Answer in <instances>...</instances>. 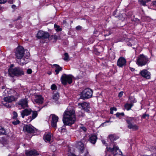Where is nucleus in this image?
<instances>
[{"instance_id":"obj_15","label":"nucleus","mask_w":156,"mask_h":156,"mask_svg":"<svg viewBox=\"0 0 156 156\" xmlns=\"http://www.w3.org/2000/svg\"><path fill=\"white\" fill-rule=\"evenodd\" d=\"M77 148L79 150V152L81 153H83V151L84 149V144L82 142H79L77 144Z\"/></svg>"},{"instance_id":"obj_8","label":"nucleus","mask_w":156,"mask_h":156,"mask_svg":"<svg viewBox=\"0 0 156 156\" xmlns=\"http://www.w3.org/2000/svg\"><path fill=\"white\" fill-rule=\"evenodd\" d=\"M126 121L128 124V127L129 129H132L133 130H136L138 129V127L137 126L132 123L133 122L132 119H127L126 120Z\"/></svg>"},{"instance_id":"obj_28","label":"nucleus","mask_w":156,"mask_h":156,"mask_svg":"<svg viewBox=\"0 0 156 156\" xmlns=\"http://www.w3.org/2000/svg\"><path fill=\"white\" fill-rule=\"evenodd\" d=\"M131 103L126 104L125 105V107L127 110H128L131 109V108L133 106V103L135 102L134 101H131Z\"/></svg>"},{"instance_id":"obj_18","label":"nucleus","mask_w":156,"mask_h":156,"mask_svg":"<svg viewBox=\"0 0 156 156\" xmlns=\"http://www.w3.org/2000/svg\"><path fill=\"white\" fill-rule=\"evenodd\" d=\"M25 154L27 156L36 155L38 154L37 152L35 150H27L25 151Z\"/></svg>"},{"instance_id":"obj_58","label":"nucleus","mask_w":156,"mask_h":156,"mask_svg":"<svg viewBox=\"0 0 156 156\" xmlns=\"http://www.w3.org/2000/svg\"><path fill=\"white\" fill-rule=\"evenodd\" d=\"M146 0V2H150L151 1V0Z\"/></svg>"},{"instance_id":"obj_26","label":"nucleus","mask_w":156,"mask_h":156,"mask_svg":"<svg viewBox=\"0 0 156 156\" xmlns=\"http://www.w3.org/2000/svg\"><path fill=\"white\" fill-rule=\"evenodd\" d=\"M40 105L42 104L43 102L44 98L42 97L40 95ZM47 105V104L45 103L43 106L40 105V108L41 107V109L42 108L46 106Z\"/></svg>"},{"instance_id":"obj_48","label":"nucleus","mask_w":156,"mask_h":156,"mask_svg":"<svg viewBox=\"0 0 156 156\" xmlns=\"http://www.w3.org/2000/svg\"><path fill=\"white\" fill-rule=\"evenodd\" d=\"M52 38L55 40H56L58 38V37L56 35H54L52 36Z\"/></svg>"},{"instance_id":"obj_13","label":"nucleus","mask_w":156,"mask_h":156,"mask_svg":"<svg viewBox=\"0 0 156 156\" xmlns=\"http://www.w3.org/2000/svg\"><path fill=\"white\" fill-rule=\"evenodd\" d=\"M52 115L51 125L52 127L55 128L56 127V123L58 120V116L55 115Z\"/></svg>"},{"instance_id":"obj_36","label":"nucleus","mask_w":156,"mask_h":156,"mask_svg":"<svg viewBox=\"0 0 156 156\" xmlns=\"http://www.w3.org/2000/svg\"><path fill=\"white\" fill-rule=\"evenodd\" d=\"M138 2H140V4L142 5L143 6H146V2L144 1L143 0H138Z\"/></svg>"},{"instance_id":"obj_23","label":"nucleus","mask_w":156,"mask_h":156,"mask_svg":"<svg viewBox=\"0 0 156 156\" xmlns=\"http://www.w3.org/2000/svg\"><path fill=\"white\" fill-rule=\"evenodd\" d=\"M53 66L55 68V72L56 73V74H58L59 73V72L62 70V68L58 65L54 64Z\"/></svg>"},{"instance_id":"obj_60","label":"nucleus","mask_w":156,"mask_h":156,"mask_svg":"<svg viewBox=\"0 0 156 156\" xmlns=\"http://www.w3.org/2000/svg\"><path fill=\"white\" fill-rule=\"evenodd\" d=\"M102 142L103 143H104V144L105 143V141H104V140L103 141H102Z\"/></svg>"},{"instance_id":"obj_25","label":"nucleus","mask_w":156,"mask_h":156,"mask_svg":"<svg viewBox=\"0 0 156 156\" xmlns=\"http://www.w3.org/2000/svg\"><path fill=\"white\" fill-rule=\"evenodd\" d=\"M59 97V96L58 93H56L53 94L52 98L53 100L55 101H58Z\"/></svg>"},{"instance_id":"obj_45","label":"nucleus","mask_w":156,"mask_h":156,"mask_svg":"<svg viewBox=\"0 0 156 156\" xmlns=\"http://www.w3.org/2000/svg\"><path fill=\"white\" fill-rule=\"evenodd\" d=\"M123 92L122 91L120 92L119 94V98L121 97L123 94Z\"/></svg>"},{"instance_id":"obj_11","label":"nucleus","mask_w":156,"mask_h":156,"mask_svg":"<svg viewBox=\"0 0 156 156\" xmlns=\"http://www.w3.org/2000/svg\"><path fill=\"white\" fill-rule=\"evenodd\" d=\"M78 105L80 106L83 109L87 112H88L89 111V109L90 108V105L89 103L85 102L80 103L78 104Z\"/></svg>"},{"instance_id":"obj_59","label":"nucleus","mask_w":156,"mask_h":156,"mask_svg":"<svg viewBox=\"0 0 156 156\" xmlns=\"http://www.w3.org/2000/svg\"><path fill=\"white\" fill-rule=\"evenodd\" d=\"M48 73L50 75L51 74V72H49Z\"/></svg>"},{"instance_id":"obj_42","label":"nucleus","mask_w":156,"mask_h":156,"mask_svg":"<svg viewBox=\"0 0 156 156\" xmlns=\"http://www.w3.org/2000/svg\"><path fill=\"white\" fill-rule=\"evenodd\" d=\"M32 72V70L30 69H28L27 70V73L28 74H30Z\"/></svg>"},{"instance_id":"obj_61","label":"nucleus","mask_w":156,"mask_h":156,"mask_svg":"<svg viewBox=\"0 0 156 156\" xmlns=\"http://www.w3.org/2000/svg\"><path fill=\"white\" fill-rule=\"evenodd\" d=\"M9 2V3H10V4H12V2Z\"/></svg>"},{"instance_id":"obj_20","label":"nucleus","mask_w":156,"mask_h":156,"mask_svg":"<svg viewBox=\"0 0 156 156\" xmlns=\"http://www.w3.org/2000/svg\"><path fill=\"white\" fill-rule=\"evenodd\" d=\"M43 139L46 142L50 143L51 141V135L50 134H45L43 136Z\"/></svg>"},{"instance_id":"obj_51","label":"nucleus","mask_w":156,"mask_h":156,"mask_svg":"<svg viewBox=\"0 0 156 156\" xmlns=\"http://www.w3.org/2000/svg\"><path fill=\"white\" fill-rule=\"evenodd\" d=\"M13 66H14V65L13 64L11 65L10 66L9 68V69H8V70H9L10 68L14 69V68H13Z\"/></svg>"},{"instance_id":"obj_33","label":"nucleus","mask_w":156,"mask_h":156,"mask_svg":"<svg viewBox=\"0 0 156 156\" xmlns=\"http://www.w3.org/2000/svg\"><path fill=\"white\" fill-rule=\"evenodd\" d=\"M34 101L37 103H39V96L38 95H35Z\"/></svg>"},{"instance_id":"obj_38","label":"nucleus","mask_w":156,"mask_h":156,"mask_svg":"<svg viewBox=\"0 0 156 156\" xmlns=\"http://www.w3.org/2000/svg\"><path fill=\"white\" fill-rule=\"evenodd\" d=\"M124 115V113L123 112L122 113H119L118 112L116 114V115L117 117H119L121 115L122 116H123Z\"/></svg>"},{"instance_id":"obj_27","label":"nucleus","mask_w":156,"mask_h":156,"mask_svg":"<svg viewBox=\"0 0 156 156\" xmlns=\"http://www.w3.org/2000/svg\"><path fill=\"white\" fill-rule=\"evenodd\" d=\"M38 113L36 111H34L32 112V116H30V117L31 118V120L30 122L32 120L35 119Z\"/></svg>"},{"instance_id":"obj_52","label":"nucleus","mask_w":156,"mask_h":156,"mask_svg":"<svg viewBox=\"0 0 156 156\" xmlns=\"http://www.w3.org/2000/svg\"><path fill=\"white\" fill-rule=\"evenodd\" d=\"M153 5L156 6V1H154L153 2Z\"/></svg>"},{"instance_id":"obj_64","label":"nucleus","mask_w":156,"mask_h":156,"mask_svg":"<svg viewBox=\"0 0 156 156\" xmlns=\"http://www.w3.org/2000/svg\"><path fill=\"white\" fill-rule=\"evenodd\" d=\"M145 156V155H143V156Z\"/></svg>"},{"instance_id":"obj_5","label":"nucleus","mask_w":156,"mask_h":156,"mask_svg":"<svg viewBox=\"0 0 156 156\" xmlns=\"http://www.w3.org/2000/svg\"><path fill=\"white\" fill-rule=\"evenodd\" d=\"M149 61L148 58L143 55H140L137 60V64L139 66L146 65Z\"/></svg>"},{"instance_id":"obj_12","label":"nucleus","mask_w":156,"mask_h":156,"mask_svg":"<svg viewBox=\"0 0 156 156\" xmlns=\"http://www.w3.org/2000/svg\"><path fill=\"white\" fill-rule=\"evenodd\" d=\"M49 37V34L48 33H45L43 31H40V41L41 42L44 43V41L43 40L42 41H41V39H42L47 38Z\"/></svg>"},{"instance_id":"obj_35","label":"nucleus","mask_w":156,"mask_h":156,"mask_svg":"<svg viewBox=\"0 0 156 156\" xmlns=\"http://www.w3.org/2000/svg\"><path fill=\"white\" fill-rule=\"evenodd\" d=\"M117 110V108L115 107L110 108V113L111 114H113V111H116Z\"/></svg>"},{"instance_id":"obj_43","label":"nucleus","mask_w":156,"mask_h":156,"mask_svg":"<svg viewBox=\"0 0 156 156\" xmlns=\"http://www.w3.org/2000/svg\"><path fill=\"white\" fill-rule=\"evenodd\" d=\"M20 123V121L18 120L12 122V123L15 125H17Z\"/></svg>"},{"instance_id":"obj_22","label":"nucleus","mask_w":156,"mask_h":156,"mask_svg":"<svg viewBox=\"0 0 156 156\" xmlns=\"http://www.w3.org/2000/svg\"><path fill=\"white\" fill-rule=\"evenodd\" d=\"M114 15L119 20L122 19L123 16L117 10H116L113 13Z\"/></svg>"},{"instance_id":"obj_37","label":"nucleus","mask_w":156,"mask_h":156,"mask_svg":"<svg viewBox=\"0 0 156 156\" xmlns=\"http://www.w3.org/2000/svg\"><path fill=\"white\" fill-rule=\"evenodd\" d=\"M59 130L60 132L62 133L65 132L66 129L64 127H61L59 129Z\"/></svg>"},{"instance_id":"obj_6","label":"nucleus","mask_w":156,"mask_h":156,"mask_svg":"<svg viewBox=\"0 0 156 156\" xmlns=\"http://www.w3.org/2000/svg\"><path fill=\"white\" fill-rule=\"evenodd\" d=\"M93 92L90 89H86L84 90L82 94L81 97L83 99L90 98L92 95Z\"/></svg>"},{"instance_id":"obj_4","label":"nucleus","mask_w":156,"mask_h":156,"mask_svg":"<svg viewBox=\"0 0 156 156\" xmlns=\"http://www.w3.org/2000/svg\"><path fill=\"white\" fill-rule=\"evenodd\" d=\"M61 79L62 84L66 85L67 83L69 84L72 83L73 77L71 75H66V74H64L62 76Z\"/></svg>"},{"instance_id":"obj_55","label":"nucleus","mask_w":156,"mask_h":156,"mask_svg":"<svg viewBox=\"0 0 156 156\" xmlns=\"http://www.w3.org/2000/svg\"><path fill=\"white\" fill-rule=\"evenodd\" d=\"M5 86H3L2 87V89H5Z\"/></svg>"},{"instance_id":"obj_39","label":"nucleus","mask_w":156,"mask_h":156,"mask_svg":"<svg viewBox=\"0 0 156 156\" xmlns=\"http://www.w3.org/2000/svg\"><path fill=\"white\" fill-rule=\"evenodd\" d=\"M149 116V115L147 114H144L142 116V118L144 119H148Z\"/></svg>"},{"instance_id":"obj_62","label":"nucleus","mask_w":156,"mask_h":156,"mask_svg":"<svg viewBox=\"0 0 156 156\" xmlns=\"http://www.w3.org/2000/svg\"><path fill=\"white\" fill-rule=\"evenodd\" d=\"M65 22H66V21H63V23H65Z\"/></svg>"},{"instance_id":"obj_44","label":"nucleus","mask_w":156,"mask_h":156,"mask_svg":"<svg viewBox=\"0 0 156 156\" xmlns=\"http://www.w3.org/2000/svg\"><path fill=\"white\" fill-rule=\"evenodd\" d=\"M7 0H0V4H4L5 3Z\"/></svg>"},{"instance_id":"obj_54","label":"nucleus","mask_w":156,"mask_h":156,"mask_svg":"<svg viewBox=\"0 0 156 156\" xmlns=\"http://www.w3.org/2000/svg\"><path fill=\"white\" fill-rule=\"evenodd\" d=\"M130 69L132 71H133L134 70V69L131 68H130Z\"/></svg>"},{"instance_id":"obj_7","label":"nucleus","mask_w":156,"mask_h":156,"mask_svg":"<svg viewBox=\"0 0 156 156\" xmlns=\"http://www.w3.org/2000/svg\"><path fill=\"white\" fill-rule=\"evenodd\" d=\"M24 52V48L22 46H20L17 47L15 52V55L17 58L18 59H20L23 57Z\"/></svg>"},{"instance_id":"obj_50","label":"nucleus","mask_w":156,"mask_h":156,"mask_svg":"<svg viewBox=\"0 0 156 156\" xmlns=\"http://www.w3.org/2000/svg\"><path fill=\"white\" fill-rule=\"evenodd\" d=\"M84 156H89V155H88V152L87 151H86Z\"/></svg>"},{"instance_id":"obj_1","label":"nucleus","mask_w":156,"mask_h":156,"mask_svg":"<svg viewBox=\"0 0 156 156\" xmlns=\"http://www.w3.org/2000/svg\"><path fill=\"white\" fill-rule=\"evenodd\" d=\"M75 120L76 118L74 110H72L65 112L63 119L64 125L71 126L74 123Z\"/></svg>"},{"instance_id":"obj_30","label":"nucleus","mask_w":156,"mask_h":156,"mask_svg":"<svg viewBox=\"0 0 156 156\" xmlns=\"http://www.w3.org/2000/svg\"><path fill=\"white\" fill-rule=\"evenodd\" d=\"M65 57L63 58V59L65 61H68L69 60V56L67 53H64Z\"/></svg>"},{"instance_id":"obj_29","label":"nucleus","mask_w":156,"mask_h":156,"mask_svg":"<svg viewBox=\"0 0 156 156\" xmlns=\"http://www.w3.org/2000/svg\"><path fill=\"white\" fill-rule=\"evenodd\" d=\"M108 137L111 141H113L118 138V137H116L115 135L112 134L110 135Z\"/></svg>"},{"instance_id":"obj_17","label":"nucleus","mask_w":156,"mask_h":156,"mask_svg":"<svg viewBox=\"0 0 156 156\" xmlns=\"http://www.w3.org/2000/svg\"><path fill=\"white\" fill-rule=\"evenodd\" d=\"M28 55L27 57H22L21 58L18 59H19V60L18 61V63L21 65L27 63L28 62Z\"/></svg>"},{"instance_id":"obj_21","label":"nucleus","mask_w":156,"mask_h":156,"mask_svg":"<svg viewBox=\"0 0 156 156\" xmlns=\"http://www.w3.org/2000/svg\"><path fill=\"white\" fill-rule=\"evenodd\" d=\"M119 150V148L118 147L116 146L115 145L113 146V148L108 147L107 148V151L111 152H116V151Z\"/></svg>"},{"instance_id":"obj_24","label":"nucleus","mask_w":156,"mask_h":156,"mask_svg":"<svg viewBox=\"0 0 156 156\" xmlns=\"http://www.w3.org/2000/svg\"><path fill=\"white\" fill-rule=\"evenodd\" d=\"M97 137L96 136L93 135L90 137L89 140L93 144H94L96 141Z\"/></svg>"},{"instance_id":"obj_34","label":"nucleus","mask_w":156,"mask_h":156,"mask_svg":"<svg viewBox=\"0 0 156 156\" xmlns=\"http://www.w3.org/2000/svg\"><path fill=\"white\" fill-rule=\"evenodd\" d=\"M79 129L81 131L86 132L87 129L85 127L82 126L80 127Z\"/></svg>"},{"instance_id":"obj_10","label":"nucleus","mask_w":156,"mask_h":156,"mask_svg":"<svg viewBox=\"0 0 156 156\" xmlns=\"http://www.w3.org/2000/svg\"><path fill=\"white\" fill-rule=\"evenodd\" d=\"M117 64V66L120 67L125 66L126 64V59L122 57H120L118 60Z\"/></svg>"},{"instance_id":"obj_14","label":"nucleus","mask_w":156,"mask_h":156,"mask_svg":"<svg viewBox=\"0 0 156 156\" xmlns=\"http://www.w3.org/2000/svg\"><path fill=\"white\" fill-rule=\"evenodd\" d=\"M140 74L142 76L147 79H149L150 77V73L146 69L142 70L140 72Z\"/></svg>"},{"instance_id":"obj_41","label":"nucleus","mask_w":156,"mask_h":156,"mask_svg":"<svg viewBox=\"0 0 156 156\" xmlns=\"http://www.w3.org/2000/svg\"><path fill=\"white\" fill-rule=\"evenodd\" d=\"M51 89L52 90H55L56 89V86L54 84H52L51 87Z\"/></svg>"},{"instance_id":"obj_2","label":"nucleus","mask_w":156,"mask_h":156,"mask_svg":"<svg viewBox=\"0 0 156 156\" xmlns=\"http://www.w3.org/2000/svg\"><path fill=\"white\" fill-rule=\"evenodd\" d=\"M9 75L11 77L15 76H20L24 74L23 69L19 67L14 68V69L10 68L8 70Z\"/></svg>"},{"instance_id":"obj_40","label":"nucleus","mask_w":156,"mask_h":156,"mask_svg":"<svg viewBox=\"0 0 156 156\" xmlns=\"http://www.w3.org/2000/svg\"><path fill=\"white\" fill-rule=\"evenodd\" d=\"M13 118H16L17 117V114L16 112H14L13 113Z\"/></svg>"},{"instance_id":"obj_63","label":"nucleus","mask_w":156,"mask_h":156,"mask_svg":"<svg viewBox=\"0 0 156 156\" xmlns=\"http://www.w3.org/2000/svg\"><path fill=\"white\" fill-rule=\"evenodd\" d=\"M120 152H121V154H122V152H121V151H120Z\"/></svg>"},{"instance_id":"obj_9","label":"nucleus","mask_w":156,"mask_h":156,"mask_svg":"<svg viewBox=\"0 0 156 156\" xmlns=\"http://www.w3.org/2000/svg\"><path fill=\"white\" fill-rule=\"evenodd\" d=\"M18 106L20 109L27 107V100L26 99H22L18 103Z\"/></svg>"},{"instance_id":"obj_3","label":"nucleus","mask_w":156,"mask_h":156,"mask_svg":"<svg viewBox=\"0 0 156 156\" xmlns=\"http://www.w3.org/2000/svg\"><path fill=\"white\" fill-rule=\"evenodd\" d=\"M17 97L11 95L5 97L3 99V101H2L3 105L7 108H10L11 107V103L16 100Z\"/></svg>"},{"instance_id":"obj_53","label":"nucleus","mask_w":156,"mask_h":156,"mask_svg":"<svg viewBox=\"0 0 156 156\" xmlns=\"http://www.w3.org/2000/svg\"><path fill=\"white\" fill-rule=\"evenodd\" d=\"M16 7V6L15 5H12V7L13 9L15 8Z\"/></svg>"},{"instance_id":"obj_19","label":"nucleus","mask_w":156,"mask_h":156,"mask_svg":"<svg viewBox=\"0 0 156 156\" xmlns=\"http://www.w3.org/2000/svg\"><path fill=\"white\" fill-rule=\"evenodd\" d=\"M24 131L27 132L28 133H31L34 131V129L33 127L29 125H26L23 128Z\"/></svg>"},{"instance_id":"obj_32","label":"nucleus","mask_w":156,"mask_h":156,"mask_svg":"<svg viewBox=\"0 0 156 156\" xmlns=\"http://www.w3.org/2000/svg\"><path fill=\"white\" fill-rule=\"evenodd\" d=\"M5 129L0 126V135H3L5 134Z\"/></svg>"},{"instance_id":"obj_57","label":"nucleus","mask_w":156,"mask_h":156,"mask_svg":"<svg viewBox=\"0 0 156 156\" xmlns=\"http://www.w3.org/2000/svg\"><path fill=\"white\" fill-rule=\"evenodd\" d=\"M39 32V31L38 32V33ZM37 37L38 38H39V36L38 35V33L37 34Z\"/></svg>"},{"instance_id":"obj_56","label":"nucleus","mask_w":156,"mask_h":156,"mask_svg":"<svg viewBox=\"0 0 156 156\" xmlns=\"http://www.w3.org/2000/svg\"><path fill=\"white\" fill-rule=\"evenodd\" d=\"M3 8L2 7H1V5H0V10H2Z\"/></svg>"},{"instance_id":"obj_47","label":"nucleus","mask_w":156,"mask_h":156,"mask_svg":"<svg viewBox=\"0 0 156 156\" xmlns=\"http://www.w3.org/2000/svg\"><path fill=\"white\" fill-rule=\"evenodd\" d=\"M10 90L9 89H5V91L4 92V93L6 94L7 93H8V91H9Z\"/></svg>"},{"instance_id":"obj_49","label":"nucleus","mask_w":156,"mask_h":156,"mask_svg":"<svg viewBox=\"0 0 156 156\" xmlns=\"http://www.w3.org/2000/svg\"><path fill=\"white\" fill-rule=\"evenodd\" d=\"M112 34V32L110 31H109L108 34H105L104 36L105 37H106V36H108L109 35L111 34Z\"/></svg>"},{"instance_id":"obj_16","label":"nucleus","mask_w":156,"mask_h":156,"mask_svg":"<svg viewBox=\"0 0 156 156\" xmlns=\"http://www.w3.org/2000/svg\"><path fill=\"white\" fill-rule=\"evenodd\" d=\"M32 112V110L30 109H25L23 110L21 112L22 117L24 118L25 115H28L30 114Z\"/></svg>"},{"instance_id":"obj_46","label":"nucleus","mask_w":156,"mask_h":156,"mask_svg":"<svg viewBox=\"0 0 156 156\" xmlns=\"http://www.w3.org/2000/svg\"><path fill=\"white\" fill-rule=\"evenodd\" d=\"M81 29V27L80 26H79L76 27V29L77 30H79Z\"/></svg>"},{"instance_id":"obj_31","label":"nucleus","mask_w":156,"mask_h":156,"mask_svg":"<svg viewBox=\"0 0 156 156\" xmlns=\"http://www.w3.org/2000/svg\"><path fill=\"white\" fill-rule=\"evenodd\" d=\"M54 27L57 31H60L62 30V28H60L59 26L57 25L56 24H54Z\"/></svg>"}]
</instances>
